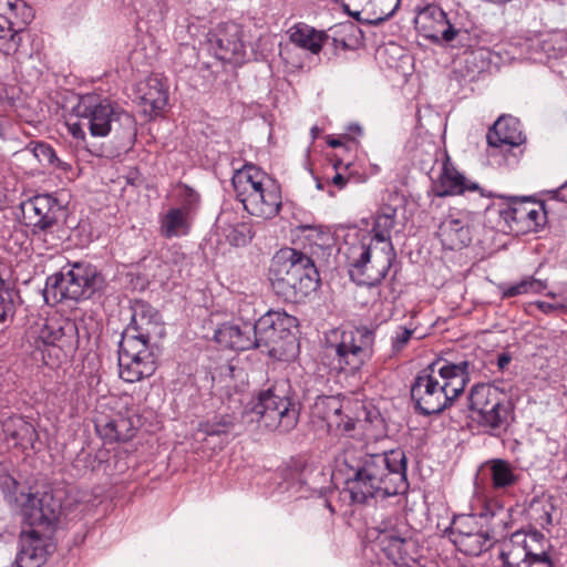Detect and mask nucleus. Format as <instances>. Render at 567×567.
Listing matches in <instances>:
<instances>
[{
    "instance_id": "17",
    "label": "nucleus",
    "mask_w": 567,
    "mask_h": 567,
    "mask_svg": "<svg viewBox=\"0 0 567 567\" xmlns=\"http://www.w3.org/2000/svg\"><path fill=\"white\" fill-rule=\"evenodd\" d=\"M432 192L437 197L465 195L473 200H477V208L487 209L489 207V194H487L478 184L470 182L451 163L447 155L441 165L440 174L433 179Z\"/></svg>"
},
{
    "instance_id": "22",
    "label": "nucleus",
    "mask_w": 567,
    "mask_h": 567,
    "mask_svg": "<svg viewBox=\"0 0 567 567\" xmlns=\"http://www.w3.org/2000/svg\"><path fill=\"white\" fill-rule=\"evenodd\" d=\"M378 543L386 557L395 565H409L419 556V543L406 528L400 530L385 526L379 532Z\"/></svg>"
},
{
    "instance_id": "6",
    "label": "nucleus",
    "mask_w": 567,
    "mask_h": 567,
    "mask_svg": "<svg viewBox=\"0 0 567 567\" xmlns=\"http://www.w3.org/2000/svg\"><path fill=\"white\" fill-rule=\"evenodd\" d=\"M231 184L236 197L249 215L271 219L279 214L282 204L280 186L259 167L247 164L237 169Z\"/></svg>"
},
{
    "instance_id": "11",
    "label": "nucleus",
    "mask_w": 567,
    "mask_h": 567,
    "mask_svg": "<svg viewBox=\"0 0 567 567\" xmlns=\"http://www.w3.org/2000/svg\"><path fill=\"white\" fill-rule=\"evenodd\" d=\"M416 32L440 47L471 45L468 31L464 24L449 19L445 11L436 4H427L416 10L414 18Z\"/></svg>"
},
{
    "instance_id": "40",
    "label": "nucleus",
    "mask_w": 567,
    "mask_h": 567,
    "mask_svg": "<svg viewBox=\"0 0 567 567\" xmlns=\"http://www.w3.org/2000/svg\"><path fill=\"white\" fill-rule=\"evenodd\" d=\"M234 427L233 417L229 415H217L213 419L202 422L198 431L206 436H220L229 433Z\"/></svg>"
},
{
    "instance_id": "13",
    "label": "nucleus",
    "mask_w": 567,
    "mask_h": 567,
    "mask_svg": "<svg viewBox=\"0 0 567 567\" xmlns=\"http://www.w3.org/2000/svg\"><path fill=\"white\" fill-rule=\"evenodd\" d=\"M374 332L367 327L343 330L334 346L337 365L347 373L358 372L373 354Z\"/></svg>"
},
{
    "instance_id": "5",
    "label": "nucleus",
    "mask_w": 567,
    "mask_h": 567,
    "mask_svg": "<svg viewBox=\"0 0 567 567\" xmlns=\"http://www.w3.org/2000/svg\"><path fill=\"white\" fill-rule=\"evenodd\" d=\"M269 279L278 296L298 302L317 288L318 272L309 256L285 247L271 259Z\"/></svg>"
},
{
    "instance_id": "41",
    "label": "nucleus",
    "mask_w": 567,
    "mask_h": 567,
    "mask_svg": "<svg viewBox=\"0 0 567 567\" xmlns=\"http://www.w3.org/2000/svg\"><path fill=\"white\" fill-rule=\"evenodd\" d=\"M227 240L233 246H246L254 237V233L251 226L246 223L237 224L230 227L228 234L226 235Z\"/></svg>"
},
{
    "instance_id": "9",
    "label": "nucleus",
    "mask_w": 567,
    "mask_h": 567,
    "mask_svg": "<svg viewBox=\"0 0 567 567\" xmlns=\"http://www.w3.org/2000/svg\"><path fill=\"white\" fill-rule=\"evenodd\" d=\"M468 409L473 419L488 432L501 433L509 424L513 413L505 391L489 383H478L468 393Z\"/></svg>"
},
{
    "instance_id": "27",
    "label": "nucleus",
    "mask_w": 567,
    "mask_h": 567,
    "mask_svg": "<svg viewBox=\"0 0 567 567\" xmlns=\"http://www.w3.org/2000/svg\"><path fill=\"white\" fill-rule=\"evenodd\" d=\"M343 403L338 396H318L311 408L313 417L321 419L329 429H336L342 433H349L354 429L355 421L348 414H343Z\"/></svg>"
},
{
    "instance_id": "39",
    "label": "nucleus",
    "mask_w": 567,
    "mask_h": 567,
    "mask_svg": "<svg viewBox=\"0 0 567 567\" xmlns=\"http://www.w3.org/2000/svg\"><path fill=\"white\" fill-rule=\"evenodd\" d=\"M174 196L178 204V206H174V208L188 213V215L194 217L200 203L199 194L185 184H178L174 188Z\"/></svg>"
},
{
    "instance_id": "26",
    "label": "nucleus",
    "mask_w": 567,
    "mask_h": 567,
    "mask_svg": "<svg viewBox=\"0 0 567 567\" xmlns=\"http://www.w3.org/2000/svg\"><path fill=\"white\" fill-rule=\"evenodd\" d=\"M436 235L445 249L466 247L472 240L468 216L462 212L449 214L439 225Z\"/></svg>"
},
{
    "instance_id": "35",
    "label": "nucleus",
    "mask_w": 567,
    "mask_h": 567,
    "mask_svg": "<svg viewBox=\"0 0 567 567\" xmlns=\"http://www.w3.org/2000/svg\"><path fill=\"white\" fill-rule=\"evenodd\" d=\"M193 216L181 209L169 207L158 216L159 234L166 239L183 237L189 234Z\"/></svg>"
},
{
    "instance_id": "44",
    "label": "nucleus",
    "mask_w": 567,
    "mask_h": 567,
    "mask_svg": "<svg viewBox=\"0 0 567 567\" xmlns=\"http://www.w3.org/2000/svg\"><path fill=\"white\" fill-rule=\"evenodd\" d=\"M520 282L525 295L540 293L547 288V282L545 280L534 277H524Z\"/></svg>"
},
{
    "instance_id": "45",
    "label": "nucleus",
    "mask_w": 567,
    "mask_h": 567,
    "mask_svg": "<svg viewBox=\"0 0 567 567\" xmlns=\"http://www.w3.org/2000/svg\"><path fill=\"white\" fill-rule=\"evenodd\" d=\"M499 290L502 292L503 299L525 295L520 281L513 284V285H508V286L502 285V286H499Z\"/></svg>"
},
{
    "instance_id": "38",
    "label": "nucleus",
    "mask_w": 567,
    "mask_h": 567,
    "mask_svg": "<svg viewBox=\"0 0 567 567\" xmlns=\"http://www.w3.org/2000/svg\"><path fill=\"white\" fill-rule=\"evenodd\" d=\"M556 507L551 498L534 501L530 505L533 520L544 529L549 528L556 518Z\"/></svg>"
},
{
    "instance_id": "4",
    "label": "nucleus",
    "mask_w": 567,
    "mask_h": 567,
    "mask_svg": "<svg viewBox=\"0 0 567 567\" xmlns=\"http://www.w3.org/2000/svg\"><path fill=\"white\" fill-rule=\"evenodd\" d=\"M73 113L78 122H69L68 132L79 144L84 145L86 152L90 151L86 147L85 128L93 137H106L111 133L121 135L134 130V120L130 113L96 93L81 95Z\"/></svg>"
},
{
    "instance_id": "1",
    "label": "nucleus",
    "mask_w": 567,
    "mask_h": 567,
    "mask_svg": "<svg viewBox=\"0 0 567 567\" xmlns=\"http://www.w3.org/2000/svg\"><path fill=\"white\" fill-rule=\"evenodd\" d=\"M337 466L346 476L343 493L353 504H364L374 497L385 498L408 489L406 458L401 450L363 454L347 449L337 458Z\"/></svg>"
},
{
    "instance_id": "23",
    "label": "nucleus",
    "mask_w": 567,
    "mask_h": 567,
    "mask_svg": "<svg viewBox=\"0 0 567 567\" xmlns=\"http://www.w3.org/2000/svg\"><path fill=\"white\" fill-rule=\"evenodd\" d=\"M254 324L259 348L266 347L275 350V347L287 339L292 329L297 328L298 320L284 310H269Z\"/></svg>"
},
{
    "instance_id": "8",
    "label": "nucleus",
    "mask_w": 567,
    "mask_h": 567,
    "mask_svg": "<svg viewBox=\"0 0 567 567\" xmlns=\"http://www.w3.org/2000/svg\"><path fill=\"white\" fill-rule=\"evenodd\" d=\"M504 567H554V549L537 530H517L502 543Z\"/></svg>"
},
{
    "instance_id": "43",
    "label": "nucleus",
    "mask_w": 567,
    "mask_h": 567,
    "mask_svg": "<svg viewBox=\"0 0 567 567\" xmlns=\"http://www.w3.org/2000/svg\"><path fill=\"white\" fill-rule=\"evenodd\" d=\"M468 37L467 39L471 43V45H458L457 42H454L456 45H452V49H463L467 50L474 47L477 48H485L487 44L491 43L489 34L477 29V28H467Z\"/></svg>"
},
{
    "instance_id": "12",
    "label": "nucleus",
    "mask_w": 567,
    "mask_h": 567,
    "mask_svg": "<svg viewBox=\"0 0 567 567\" xmlns=\"http://www.w3.org/2000/svg\"><path fill=\"white\" fill-rule=\"evenodd\" d=\"M23 522L30 528L54 532L59 523L62 505L52 492H20L16 497Z\"/></svg>"
},
{
    "instance_id": "28",
    "label": "nucleus",
    "mask_w": 567,
    "mask_h": 567,
    "mask_svg": "<svg viewBox=\"0 0 567 567\" xmlns=\"http://www.w3.org/2000/svg\"><path fill=\"white\" fill-rule=\"evenodd\" d=\"M255 324L250 322L224 323L215 332V340L224 348L245 351L259 348Z\"/></svg>"
},
{
    "instance_id": "32",
    "label": "nucleus",
    "mask_w": 567,
    "mask_h": 567,
    "mask_svg": "<svg viewBox=\"0 0 567 567\" xmlns=\"http://www.w3.org/2000/svg\"><path fill=\"white\" fill-rule=\"evenodd\" d=\"M135 423L132 416L118 413L104 421L99 420L96 422V430L109 442H125L134 437L136 433Z\"/></svg>"
},
{
    "instance_id": "49",
    "label": "nucleus",
    "mask_w": 567,
    "mask_h": 567,
    "mask_svg": "<svg viewBox=\"0 0 567 567\" xmlns=\"http://www.w3.org/2000/svg\"><path fill=\"white\" fill-rule=\"evenodd\" d=\"M341 143L338 141V140H332L329 142V145L332 146V147H337L339 146Z\"/></svg>"
},
{
    "instance_id": "10",
    "label": "nucleus",
    "mask_w": 567,
    "mask_h": 567,
    "mask_svg": "<svg viewBox=\"0 0 567 567\" xmlns=\"http://www.w3.org/2000/svg\"><path fill=\"white\" fill-rule=\"evenodd\" d=\"M96 279L95 267L75 262L47 279L43 297L48 303L85 299L93 292Z\"/></svg>"
},
{
    "instance_id": "7",
    "label": "nucleus",
    "mask_w": 567,
    "mask_h": 567,
    "mask_svg": "<svg viewBox=\"0 0 567 567\" xmlns=\"http://www.w3.org/2000/svg\"><path fill=\"white\" fill-rule=\"evenodd\" d=\"M290 393L287 380L276 381L258 394L250 410L251 420L268 431L288 433L293 430L299 421V408Z\"/></svg>"
},
{
    "instance_id": "21",
    "label": "nucleus",
    "mask_w": 567,
    "mask_h": 567,
    "mask_svg": "<svg viewBox=\"0 0 567 567\" xmlns=\"http://www.w3.org/2000/svg\"><path fill=\"white\" fill-rule=\"evenodd\" d=\"M164 328L157 310L145 301H135L132 306V319L122 333V340L128 338L146 346H153V336L162 337Z\"/></svg>"
},
{
    "instance_id": "48",
    "label": "nucleus",
    "mask_w": 567,
    "mask_h": 567,
    "mask_svg": "<svg viewBox=\"0 0 567 567\" xmlns=\"http://www.w3.org/2000/svg\"><path fill=\"white\" fill-rule=\"evenodd\" d=\"M511 362V355L507 353H502L497 358V365L501 370H504Z\"/></svg>"
},
{
    "instance_id": "2",
    "label": "nucleus",
    "mask_w": 567,
    "mask_h": 567,
    "mask_svg": "<svg viewBox=\"0 0 567 567\" xmlns=\"http://www.w3.org/2000/svg\"><path fill=\"white\" fill-rule=\"evenodd\" d=\"M396 208L383 205L374 217L371 230L351 229L340 250L347 259L350 278L358 285L374 286L390 270L395 258L391 241Z\"/></svg>"
},
{
    "instance_id": "3",
    "label": "nucleus",
    "mask_w": 567,
    "mask_h": 567,
    "mask_svg": "<svg viewBox=\"0 0 567 567\" xmlns=\"http://www.w3.org/2000/svg\"><path fill=\"white\" fill-rule=\"evenodd\" d=\"M470 374L468 361L430 364L419 373L411 389L416 409L424 415L442 412L463 393Z\"/></svg>"
},
{
    "instance_id": "33",
    "label": "nucleus",
    "mask_w": 567,
    "mask_h": 567,
    "mask_svg": "<svg viewBox=\"0 0 567 567\" xmlns=\"http://www.w3.org/2000/svg\"><path fill=\"white\" fill-rule=\"evenodd\" d=\"M492 488L497 493L506 494L519 482L517 468L508 461L493 458L486 462Z\"/></svg>"
},
{
    "instance_id": "47",
    "label": "nucleus",
    "mask_w": 567,
    "mask_h": 567,
    "mask_svg": "<svg viewBox=\"0 0 567 567\" xmlns=\"http://www.w3.org/2000/svg\"><path fill=\"white\" fill-rule=\"evenodd\" d=\"M331 182L334 186L341 189L347 185L348 179L342 174L336 173Z\"/></svg>"
},
{
    "instance_id": "31",
    "label": "nucleus",
    "mask_w": 567,
    "mask_h": 567,
    "mask_svg": "<svg viewBox=\"0 0 567 567\" xmlns=\"http://www.w3.org/2000/svg\"><path fill=\"white\" fill-rule=\"evenodd\" d=\"M486 140L492 147L519 146L524 143L525 136L517 118L501 116L487 132Z\"/></svg>"
},
{
    "instance_id": "29",
    "label": "nucleus",
    "mask_w": 567,
    "mask_h": 567,
    "mask_svg": "<svg viewBox=\"0 0 567 567\" xmlns=\"http://www.w3.org/2000/svg\"><path fill=\"white\" fill-rule=\"evenodd\" d=\"M346 10L353 17L367 14L371 23H380L394 14L401 0H343Z\"/></svg>"
},
{
    "instance_id": "24",
    "label": "nucleus",
    "mask_w": 567,
    "mask_h": 567,
    "mask_svg": "<svg viewBox=\"0 0 567 567\" xmlns=\"http://www.w3.org/2000/svg\"><path fill=\"white\" fill-rule=\"evenodd\" d=\"M209 43L219 60L240 63L246 58L245 33L241 25L235 22L218 25Z\"/></svg>"
},
{
    "instance_id": "25",
    "label": "nucleus",
    "mask_w": 567,
    "mask_h": 567,
    "mask_svg": "<svg viewBox=\"0 0 567 567\" xmlns=\"http://www.w3.org/2000/svg\"><path fill=\"white\" fill-rule=\"evenodd\" d=\"M38 341L59 348L65 355L75 351L78 327L71 319L59 317L47 320L38 331Z\"/></svg>"
},
{
    "instance_id": "18",
    "label": "nucleus",
    "mask_w": 567,
    "mask_h": 567,
    "mask_svg": "<svg viewBox=\"0 0 567 567\" xmlns=\"http://www.w3.org/2000/svg\"><path fill=\"white\" fill-rule=\"evenodd\" d=\"M447 535L455 547L468 556H478L491 546L489 534L475 515L455 516Z\"/></svg>"
},
{
    "instance_id": "50",
    "label": "nucleus",
    "mask_w": 567,
    "mask_h": 567,
    "mask_svg": "<svg viewBox=\"0 0 567 567\" xmlns=\"http://www.w3.org/2000/svg\"><path fill=\"white\" fill-rule=\"evenodd\" d=\"M327 507L329 508V511H330L331 513H333V512H334V511H333V508H332V506H331L329 503H327Z\"/></svg>"
},
{
    "instance_id": "37",
    "label": "nucleus",
    "mask_w": 567,
    "mask_h": 567,
    "mask_svg": "<svg viewBox=\"0 0 567 567\" xmlns=\"http://www.w3.org/2000/svg\"><path fill=\"white\" fill-rule=\"evenodd\" d=\"M27 148L33 154L38 162L43 166L59 168L64 172L71 171V165L61 161L54 150L44 142H31Z\"/></svg>"
},
{
    "instance_id": "20",
    "label": "nucleus",
    "mask_w": 567,
    "mask_h": 567,
    "mask_svg": "<svg viewBox=\"0 0 567 567\" xmlns=\"http://www.w3.org/2000/svg\"><path fill=\"white\" fill-rule=\"evenodd\" d=\"M52 534L38 528L23 529L19 537L17 567H41L54 549Z\"/></svg>"
},
{
    "instance_id": "14",
    "label": "nucleus",
    "mask_w": 567,
    "mask_h": 567,
    "mask_svg": "<svg viewBox=\"0 0 567 567\" xmlns=\"http://www.w3.org/2000/svg\"><path fill=\"white\" fill-rule=\"evenodd\" d=\"M157 369V354L154 346H146L132 339L120 341L118 373L128 383L152 377Z\"/></svg>"
},
{
    "instance_id": "36",
    "label": "nucleus",
    "mask_w": 567,
    "mask_h": 567,
    "mask_svg": "<svg viewBox=\"0 0 567 567\" xmlns=\"http://www.w3.org/2000/svg\"><path fill=\"white\" fill-rule=\"evenodd\" d=\"M289 39L299 48L318 54L328 37L324 32L318 31L306 23H297L289 29Z\"/></svg>"
},
{
    "instance_id": "46",
    "label": "nucleus",
    "mask_w": 567,
    "mask_h": 567,
    "mask_svg": "<svg viewBox=\"0 0 567 567\" xmlns=\"http://www.w3.org/2000/svg\"><path fill=\"white\" fill-rule=\"evenodd\" d=\"M534 305L537 309L546 315L556 313L564 309V306L557 302L551 303L546 301H536Z\"/></svg>"
},
{
    "instance_id": "34",
    "label": "nucleus",
    "mask_w": 567,
    "mask_h": 567,
    "mask_svg": "<svg viewBox=\"0 0 567 567\" xmlns=\"http://www.w3.org/2000/svg\"><path fill=\"white\" fill-rule=\"evenodd\" d=\"M3 433L9 445L22 450L33 449L38 440L34 426L20 416L7 420L3 424Z\"/></svg>"
},
{
    "instance_id": "15",
    "label": "nucleus",
    "mask_w": 567,
    "mask_h": 567,
    "mask_svg": "<svg viewBox=\"0 0 567 567\" xmlns=\"http://www.w3.org/2000/svg\"><path fill=\"white\" fill-rule=\"evenodd\" d=\"M34 11L24 0H0V52L13 54L21 44L20 33L33 20Z\"/></svg>"
},
{
    "instance_id": "19",
    "label": "nucleus",
    "mask_w": 567,
    "mask_h": 567,
    "mask_svg": "<svg viewBox=\"0 0 567 567\" xmlns=\"http://www.w3.org/2000/svg\"><path fill=\"white\" fill-rule=\"evenodd\" d=\"M501 216L515 235L537 231L546 221V212L539 202L528 199L513 200Z\"/></svg>"
},
{
    "instance_id": "16",
    "label": "nucleus",
    "mask_w": 567,
    "mask_h": 567,
    "mask_svg": "<svg viewBox=\"0 0 567 567\" xmlns=\"http://www.w3.org/2000/svg\"><path fill=\"white\" fill-rule=\"evenodd\" d=\"M22 223L34 236L45 237L55 233L60 226L62 206L49 194L33 196L21 206Z\"/></svg>"
},
{
    "instance_id": "30",
    "label": "nucleus",
    "mask_w": 567,
    "mask_h": 567,
    "mask_svg": "<svg viewBox=\"0 0 567 567\" xmlns=\"http://www.w3.org/2000/svg\"><path fill=\"white\" fill-rule=\"evenodd\" d=\"M137 94L144 112L151 116L159 114L168 102V92L165 83L157 75H152L137 85Z\"/></svg>"
},
{
    "instance_id": "42",
    "label": "nucleus",
    "mask_w": 567,
    "mask_h": 567,
    "mask_svg": "<svg viewBox=\"0 0 567 567\" xmlns=\"http://www.w3.org/2000/svg\"><path fill=\"white\" fill-rule=\"evenodd\" d=\"M415 329L413 327L399 326L391 336V347L393 353L401 352L410 342Z\"/></svg>"
}]
</instances>
